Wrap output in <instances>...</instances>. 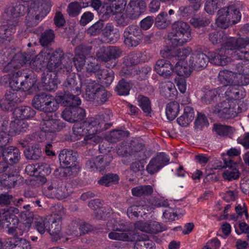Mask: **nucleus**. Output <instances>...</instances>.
Here are the masks:
<instances>
[{"mask_svg":"<svg viewBox=\"0 0 249 249\" xmlns=\"http://www.w3.org/2000/svg\"><path fill=\"white\" fill-rule=\"evenodd\" d=\"M50 0H32L30 4H16L7 6L4 11L3 17L7 23L17 26L19 18L26 13V23L28 26H35L50 11Z\"/></svg>","mask_w":249,"mask_h":249,"instance_id":"nucleus-1","label":"nucleus"},{"mask_svg":"<svg viewBox=\"0 0 249 249\" xmlns=\"http://www.w3.org/2000/svg\"><path fill=\"white\" fill-rule=\"evenodd\" d=\"M225 48H220L208 53L209 61L217 66H225L231 58L227 55L232 51L231 56L235 59H249V42L243 38L230 37L225 42Z\"/></svg>","mask_w":249,"mask_h":249,"instance_id":"nucleus-2","label":"nucleus"},{"mask_svg":"<svg viewBox=\"0 0 249 249\" xmlns=\"http://www.w3.org/2000/svg\"><path fill=\"white\" fill-rule=\"evenodd\" d=\"M169 43L173 47L182 46L192 39L191 29L186 22L178 20L172 25V31L168 34Z\"/></svg>","mask_w":249,"mask_h":249,"instance_id":"nucleus-3","label":"nucleus"},{"mask_svg":"<svg viewBox=\"0 0 249 249\" xmlns=\"http://www.w3.org/2000/svg\"><path fill=\"white\" fill-rule=\"evenodd\" d=\"M218 17L216 20L217 26L226 29L238 22L241 18L240 12L233 5L224 7L218 11Z\"/></svg>","mask_w":249,"mask_h":249,"instance_id":"nucleus-4","label":"nucleus"},{"mask_svg":"<svg viewBox=\"0 0 249 249\" xmlns=\"http://www.w3.org/2000/svg\"><path fill=\"white\" fill-rule=\"evenodd\" d=\"M123 51L120 47L116 46H110L107 48L102 47L96 53L97 58L101 61L108 62L111 61V64L108 63V68H113L116 66V60L120 57Z\"/></svg>","mask_w":249,"mask_h":249,"instance_id":"nucleus-5","label":"nucleus"},{"mask_svg":"<svg viewBox=\"0 0 249 249\" xmlns=\"http://www.w3.org/2000/svg\"><path fill=\"white\" fill-rule=\"evenodd\" d=\"M123 36L125 45L128 47H136L142 42L143 35L140 27L131 25L125 28Z\"/></svg>","mask_w":249,"mask_h":249,"instance_id":"nucleus-6","label":"nucleus"},{"mask_svg":"<svg viewBox=\"0 0 249 249\" xmlns=\"http://www.w3.org/2000/svg\"><path fill=\"white\" fill-rule=\"evenodd\" d=\"M213 113L220 118L229 120L237 116L240 111L237 112L234 107H232L228 100H225L217 104L213 109Z\"/></svg>","mask_w":249,"mask_h":249,"instance_id":"nucleus-7","label":"nucleus"},{"mask_svg":"<svg viewBox=\"0 0 249 249\" xmlns=\"http://www.w3.org/2000/svg\"><path fill=\"white\" fill-rule=\"evenodd\" d=\"M113 160L110 154L100 155L88 160L86 163V168L90 171L105 170Z\"/></svg>","mask_w":249,"mask_h":249,"instance_id":"nucleus-8","label":"nucleus"},{"mask_svg":"<svg viewBox=\"0 0 249 249\" xmlns=\"http://www.w3.org/2000/svg\"><path fill=\"white\" fill-rule=\"evenodd\" d=\"M66 108L62 113V118L70 123H75L84 119L86 115L85 110L77 106H72Z\"/></svg>","mask_w":249,"mask_h":249,"instance_id":"nucleus-9","label":"nucleus"},{"mask_svg":"<svg viewBox=\"0 0 249 249\" xmlns=\"http://www.w3.org/2000/svg\"><path fill=\"white\" fill-rule=\"evenodd\" d=\"M65 211L63 207L60 208L59 214L57 217H53L51 221V224L48 229V231L54 241L59 240L61 235L62 216L64 215Z\"/></svg>","mask_w":249,"mask_h":249,"instance_id":"nucleus-10","label":"nucleus"},{"mask_svg":"<svg viewBox=\"0 0 249 249\" xmlns=\"http://www.w3.org/2000/svg\"><path fill=\"white\" fill-rule=\"evenodd\" d=\"M85 122L89 131V134H96L108 129L112 125L111 123H105L101 121L100 116L97 115Z\"/></svg>","mask_w":249,"mask_h":249,"instance_id":"nucleus-11","label":"nucleus"},{"mask_svg":"<svg viewBox=\"0 0 249 249\" xmlns=\"http://www.w3.org/2000/svg\"><path fill=\"white\" fill-rule=\"evenodd\" d=\"M16 27L13 24L6 23L0 26V43L3 45H8L14 41V34Z\"/></svg>","mask_w":249,"mask_h":249,"instance_id":"nucleus-12","label":"nucleus"},{"mask_svg":"<svg viewBox=\"0 0 249 249\" xmlns=\"http://www.w3.org/2000/svg\"><path fill=\"white\" fill-rule=\"evenodd\" d=\"M209 61V56L202 52H196L190 57L189 65L194 70L200 71L207 66Z\"/></svg>","mask_w":249,"mask_h":249,"instance_id":"nucleus-13","label":"nucleus"},{"mask_svg":"<svg viewBox=\"0 0 249 249\" xmlns=\"http://www.w3.org/2000/svg\"><path fill=\"white\" fill-rule=\"evenodd\" d=\"M107 3L108 5L103 9V13L107 17H109L122 12L127 4V0H109Z\"/></svg>","mask_w":249,"mask_h":249,"instance_id":"nucleus-14","label":"nucleus"},{"mask_svg":"<svg viewBox=\"0 0 249 249\" xmlns=\"http://www.w3.org/2000/svg\"><path fill=\"white\" fill-rule=\"evenodd\" d=\"M56 97L58 103L65 107L78 106L81 103L78 95L68 92L66 90L64 92L57 93Z\"/></svg>","mask_w":249,"mask_h":249,"instance_id":"nucleus-15","label":"nucleus"},{"mask_svg":"<svg viewBox=\"0 0 249 249\" xmlns=\"http://www.w3.org/2000/svg\"><path fill=\"white\" fill-rule=\"evenodd\" d=\"M145 2L142 0H130L126 8L127 14L131 19L138 18L145 11Z\"/></svg>","mask_w":249,"mask_h":249,"instance_id":"nucleus-16","label":"nucleus"},{"mask_svg":"<svg viewBox=\"0 0 249 249\" xmlns=\"http://www.w3.org/2000/svg\"><path fill=\"white\" fill-rule=\"evenodd\" d=\"M91 71L98 77L101 84L108 87L112 83L114 77L113 71L100 69L99 66L97 65L92 67Z\"/></svg>","mask_w":249,"mask_h":249,"instance_id":"nucleus-17","label":"nucleus"},{"mask_svg":"<svg viewBox=\"0 0 249 249\" xmlns=\"http://www.w3.org/2000/svg\"><path fill=\"white\" fill-rule=\"evenodd\" d=\"M192 52L190 48H181L177 49L175 52L170 51H161L162 56L168 59H173L172 62L175 63L177 61H184L186 57L189 55Z\"/></svg>","mask_w":249,"mask_h":249,"instance_id":"nucleus-18","label":"nucleus"},{"mask_svg":"<svg viewBox=\"0 0 249 249\" xmlns=\"http://www.w3.org/2000/svg\"><path fill=\"white\" fill-rule=\"evenodd\" d=\"M64 89L68 92L79 95L81 93V82L74 74H70L64 83Z\"/></svg>","mask_w":249,"mask_h":249,"instance_id":"nucleus-19","label":"nucleus"},{"mask_svg":"<svg viewBox=\"0 0 249 249\" xmlns=\"http://www.w3.org/2000/svg\"><path fill=\"white\" fill-rule=\"evenodd\" d=\"M4 248L5 249H31V245L26 239L16 235L6 239Z\"/></svg>","mask_w":249,"mask_h":249,"instance_id":"nucleus-20","label":"nucleus"},{"mask_svg":"<svg viewBox=\"0 0 249 249\" xmlns=\"http://www.w3.org/2000/svg\"><path fill=\"white\" fill-rule=\"evenodd\" d=\"M69 59L67 61V64L63 65V71L66 72L67 73L70 72L72 71V63H73L75 66L77 71H80L84 67L85 62L86 58L83 56H80L75 54V56L72 57L73 55L71 53H68L66 55Z\"/></svg>","mask_w":249,"mask_h":249,"instance_id":"nucleus-21","label":"nucleus"},{"mask_svg":"<svg viewBox=\"0 0 249 249\" xmlns=\"http://www.w3.org/2000/svg\"><path fill=\"white\" fill-rule=\"evenodd\" d=\"M85 84L86 89L84 98L89 101L94 100L97 92L103 89V86L90 79L86 80Z\"/></svg>","mask_w":249,"mask_h":249,"instance_id":"nucleus-22","label":"nucleus"},{"mask_svg":"<svg viewBox=\"0 0 249 249\" xmlns=\"http://www.w3.org/2000/svg\"><path fill=\"white\" fill-rule=\"evenodd\" d=\"M155 70L160 76L168 78L173 73L174 69L171 62L165 59H160L156 62Z\"/></svg>","mask_w":249,"mask_h":249,"instance_id":"nucleus-23","label":"nucleus"},{"mask_svg":"<svg viewBox=\"0 0 249 249\" xmlns=\"http://www.w3.org/2000/svg\"><path fill=\"white\" fill-rule=\"evenodd\" d=\"M19 213L18 209L14 207H10L8 210L1 213V220L3 224H6L7 226L18 225L19 223V219L15 215Z\"/></svg>","mask_w":249,"mask_h":249,"instance_id":"nucleus-24","label":"nucleus"},{"mask_svg":"<svg viewBox=\"0 0 249 249\" xmlns=\"http://www.w3.org/2000/svg\"><path fill=\"white\" fill-rule=\"evenodd\" d=\"M77 153L71 149H64L61 150L59 154V160L64 166L73 165L76 162Z\"/></svg>","mask_w":249,"mask_h":249,"instance_id":"nucleus-25","label":"nucleus"},{"mask_svg":"<svg viewBox=\"0 0 249 249\" xmlns=\"http://www.w3.org/2000/svg\"><path fill=\"white\" fill-rule=\"evenodd\" d=\"M41 82L47 90L53 91L57 89L59 81L55 73L50 72L42 74Z\"/></svg>","mask_w":249,"mask_h":249,"instance_id":"nucleus-26","label":"nucleus"},{"mask_svg":"<svg viewBox=\"0 0 249 249\" xmlns=\"http://www.w3.org/2000/svg\"><path fill=\"white\" fill-rule=\"evenodd\" d=\"M6 163L13 164L18 162L20 159V152L18 148L10 146L4 150L2 149V155Z\"/></svg>","mask_w":249,"mask_h":249,"instance_id":"nucleus-27","label":"nucleus"},{"mask_svg":"<svg viewBox=\"0 0 249 249\" xmlns=\"http://www.w3.org/2000/svg\"><path fill=\"white\" fill-rule=\"evenodd\" d=\"M25 172L30 176H34L35 174H49L51 169L48 164L44 163L32 164L26 166Z\"/></svg>","mask_w":249,"mask_h":249,"instance_id":"nucleus-28","label":"nucleus"},{"mask_svg":"<svg viewBox=\"0 0 249 249\" xmlns=\"http://www.w3.org/2000/svg\"><path fill=\"white\" fill-rule=\"evenodd\" d=\"M25 72L21 69L13 74L9 81V85L12 89L16 91L22 90L23 79L27 76Z\"/></svg>","mask_w":249,"mask_h":249,"instance_id":"nucleus-29","label":"nucleus"},{"mask_svg":"<svg viewBox=\"0 0 249 249\" xmlns=\"http://www.w3.org/2000/svg\"><path fill=\"white\" fill-rule=\"evenodd\" d=\"M195 117L194 108L190 106H186L183 114L178 117L177 122L182 127H187L193 121Z\"/></svg>","mask_w":249,"mask_h":249,"instance_id":"nucleus-30","label":"nucleus"},{"mask_svg":"<svg viewBox=\"0 0 249 249\" xmlns=\"http://www.w3.org/2000/svg\"><path fill=\"white\" fill-rule=\"evenodd\" d=\"M14 116L24 121L33 118L36 115V111L29 106H20L16 108L13 112Z\"/></svg>","mask_w":249,"mask_h":249,"instance_id":"nucleus-31","label":"nucleus"},{"mask_svg":"<svg viewBox=\"0 0 249 249\" xmlns=\"http://www.w3.org/2000/svg\"><path fill=\"white\" fill-rule=\"evenodd\" d=\"M19 178V176L16 171L2 174L0 176V183L4 187L11 188L15 186Z\"/></svg>","mask_w":249,"mask_h":249,"instance_id":"nucleus-32","label":"nucleus"},{"mask_svg":"<svg viewBox=\"0 0 249 249\" xmlns=\"http://www.w3.org/2000/svg\"><path fill=\"white\" fill-rule=\"evenodd\" d=\"M28 125L24 121L17 119L12 121L10 124L9 135L14 136L26 131Z\"/></svg>","mask_w":249,"mask_h":249,"instance_id":"nucleus-33","label":"nucleus"},{"mask_svg":"<svg viewBox=\"0 0 249 249\" xmlns=\"http://www.w3.org/2000/svg\"><path fill=\"white\" fill-rule=\"evenodd\" d=\"M63 56L64 53L62 50L57 49L49 60L47 65V69L50 71H53L58 68L61 63Z\"/></svg>","mask_w":249,"mask_h":249,"instance_id":"nucleus-34","label":"nucleus"},{"mask_svg":"<svg viewBox=\"0 0 249 249\" xmlns=\"http://www.w3.org/2000/svg\"><path fill=\"white\" fill-rule=\"evenodd\" d=\"M160 94L165 98L174 99L176 97L178 91L173 83L168 81L163 83L160 89Z\"/></svg>","mask_w":249,"mask_h":249,"instance_id":"nucleus-35","label":"nucleus"},{"mask_svg":"<svg viewBox=\"0 0 249 249\" xmlns=\"http://www.w3.org/2000/svg\"><path fill=\"white\" fill-rule=\"evenodd\" d=\"M41 126L42 131L45 133H54L59 131L65 126L63 123L54 119L42 122Z\"/></svg>","mask_w":249,"mask_h":249,"instance_id":"nucleus-36","label":"nucleus"},{"mask_svg":"<svg viewBox=\"0 0 249 249\" xmlns=\"http://www.w3.org/2000/svg\"><path fill=\"white\" fill-rule=\"evenodd\" d=\"M103 35L113 42H116L120 37L118 29L115 28L112 23H107L105 26L104 25Z\"/></svg>","mask_w":249,"mask_h":249,"instance_id":"nucleus-37","label":"nucleus"},{"mask_svg":"<svg viewBox=\"0 0 249 249\" xmlns=\"http://www.w3.org/2000/svg\"><path fill=\"white\" fill-rule=\"evenodd\" d=\"M191 69L193 68L190 67L189 62L188 63L185 61H177L174 68V71L178 75L184 77H187L190 75Z\"/></svg>","mask_w":249,"mask_h":249,"instance_id":"nucleus-38","label":"nucleus"},{"mask_svg":"<svg viewBox=\"0 0 249 249\" xmlns=\"http://www.w3.org/2000/svg\"><path fill=\"white\" fill-rule=\"evenodd\" d=\"M153 192V187L150 185H139L131 189L132 195L137 197L150 196Z\"/></svg>","mask_w":249,"mask_h":249,"instance_id":"nucleus-39","label":"nucleus"},{"mask_svg":"<svg viewBox=\"0 0 249 249\" xmlns=\"http://www.w3.org/2000/svg\"><path fill=\"white\" fill-rule=\"evenodd\" d=\"M115 231H111L108 233V236L109 239L123 241H134L135 235L133 234V232H117Z\"/></svg>","mask_w":249,"mask_h":249,"instance_id":"nucleus-40","label":"nucleus"},{"mask_svg":"<svg viewBox=\"0 0 249 249\" xmlns=\"http://www.w3.org/2000/svg\"><path fill=\"white\" fill-rule=\"evenodd\" d=\"M229 38L223 31H214L209 34V40L213 45L226 42Z\"/></svg>","mask_w":249,"mask_h":249,"instance_id":"nucleus-41","label":"nucleus"},{"mask_svg":"<svg viewBox=\"0 0 249 249\" xmlns=\"http://www.w3.org/2000/svg\"><path fill=\"white\" fill-rule=\"evenodd\" d=\"M179 111V104L176 101L168 103L166 106V115L170 121L174 120Z\"/></svg>","mask_w":249,"mask_h":249,"instance_id":"nucleus-42","label":"nucleus"},{"mask_svg":"<svg viewBox=\"0 0 249 249\" xmlns=\"http://www.w3.org/2000/svg\"><path fill=\"white\" fill-rule=\"evenodd\" d=\"M47 49H44L43 51L40 52L39 53L36 57L35 58L32 59L30 62V67L36 70H40L43 66L44 61L41 60V57H46L50 54L49 52H47Z\"/></svg>","mask_w":249,"mask_h":249,"instance_id":"nucleus-43","label":"nucleus"},{"mask_svg":"<svg viewBox=\"0 0 249 249\" xmlns=\"http://www.w3.org/2000/svg\"><path fill=\"white\" fill-rule=\"evenodd\" d=\"M213 130L220 136L231 137L235 129L229 125L215 124L213 125Z\"/></svg>","mask_w":249,"mask_h":249,"instance_id":"nucleus-44","label":"nucleus"},{"mask_svg":"<svg viewBox=\"0 0 249 249\" xmlns=\"http://www.w3.org/2000/svg\"><path fill=\"white\" fill-rule=\"evenodd\" d=\"M24 154L27 159L34 160H38L42 156L41 148L36 145L26 148Z\"/></svg>","mask_w":249,"mask_h":249,"instance_id":"nucleus-45","label":"nucleus"},{"mask_svg":"<svg viewBox=\"0 0 249 249\" xmlns=\"http://www.w3.org/2000/svg\"><path fill=\"white\" fill-rule=\"evenodd\" d=\"M132 87V84L124 79H122L118 82L115 87V91L118 95H127L129 94Z\"/></svg>","mask_w":249,"mask_h":249,"instance_id":"nucleus-46","label":"nucleus"},{"mask_svg":"<svg viewBox=\"0 0 249 249\" xmlns=\"http://www.w3.org/2000/svg\"><path fill=\"white\" fill-rule=\"evenodd\" d=\"M203 94L201 98V101L205 104H210L214 102L218 94V90L216 89H203Z\"/></svg>","mask_w":249,"mask_h":249,"instance_id":"nucleus-47","label":"nucleus"},{"mask_svg":"<svg viewBox=\"0 0 249 249\" xmlns=\"http://www.w3.org/2000/svg\"><path fill=\"white\" fill-rule=\"evenodd\" d=\"M50 95H47L45 93H42L36 95L32 100V105L33 107L40 111H43V109L48 101Z\"/></svg>","mask_w":249,"mask_h":249,"instance_id":"nucleus-48","label":"nucleus"},{"mask_svg":"<svg viewBox=\"0 0 249 249\" xmlns=\"http://www.w3.org/2000/svg\"><path fill=\"white\" fill-rule=\"evenodd\" d=\"M35 51L23 53H19L15 54L13 59L16 62V63L19 65V68L20 66H23L28 61H29L31 58L32 56H33L35 54Z\"/></svg>","mask_w":249,"mask_h":249,"instance_id":"nucleus-49","label":"nucleus"},{"mask_svg":"<svg viewBox=\"0 0 249 249\" xmlns=\"http://www.w3.org/2000/svg\"><path fill=\"white\" fill-rule=\"evenodd\" d=\"M184 214V211L179 208L171 209L166 210L163 213L165 218L169 221H174L178 219Z\"/></svg>","mask_w":249,"mask_h":249,"instance_id":"nucleus-50","label":"nucleus"},{"mask_svg":"<svg viewBox=\"0 0 249 249\" xmlns=\"http://www.w3.org/2000/svg\"><path fill=\"white\" fill-rule=\"evenodd\" d=\"M54 34L52 29L45 30L41 34L39 38L40 44L43 46H48L54 40Z\"/></svg>","mask_w":249,"mask_h":249,"instance_id":"nucleus-51","label":"nucleus"},{"mask_svg":"<svg viewBox=\"0 0 249 249\" xmlns=\"http://www.w3.org/2000/svg\"><path fill=\"white\" fill-rule=\"evenodd\" d=\"M168 14L165 12H160L155 19V25L159 29H163L167 27L170 21L166 18Z\"/></svg>","mask_w":249,"mask_h":249,"instance_id":"nucleus-52","label":"nucleus"},{"mask_svg":"<svg viewBox=\"0 0 249 249\" xmlns=\"http://www.w3.org/2000/svg\"><path fill=\"white\" fill-rule=\"evenodd\" d=\"M47 223L46 218L36 215L35 217L34 221V227L35 229L40 234H43L45 233L46 230V224Z\"/></svg>","mask_w":249,"mask_h":249,"instance_id":"nucleus-53","label":"nucleus"},{"mask_svg":"<svg viewBox=\"0 0 249 249\" xmlns=\"http://www.w3.org/2000/svg\"><path fill=\"white\" fill-rule=\"evenodd\" d=\"M104 21L99 20L90 26L87 30V34L91 36H97L103 33L104 27Z\"/></svg>","mask_w":249,"mask_h":249,"instance_id":"nucleus-54","label":"nucleus"},{"mask_svg":"<svg viewBox=\"0 0 249 249\" xmlns=\"http://www.w3.org/2000/svg\"><path fill=\"white\" fill-rule=\"evenodd\" d=\"M71 192V190L67 188L66 185L59 182V186H56V193L55 194L51 193V196H55V198L62 199L68 196Z\"/></svg>","mask_w":249,"mask_h":249,"instance_id":"nucleus-55","label":"nucleus"},{"mask_svg":"<svg viewBox=\"0 0 249 249\" xmlns=\"http://www.w3.org/2000/svg\"><path fill=\"white\" fill-rule=\"evenodd\" d=\"M73 134L77 136H83L89 134L88 126L85 121L75 124L72 127Z\"/></svg>","mask_w":249,"mask_h":249,"instance_id":"nucleus-56","label":"nucleus"},{"mask_svg":"<svg viewBox=\"0 0 249 249\" xmlns=\"http://www.w3.org/2000/svg\"><path fill=\"white\" fill-rule=\"evenodd\" d=\"M56 186H59V182L56 180L47 183L43 188V194L48 197L55 198V196H51V193L55 194L56 193Z\"/></svg>","mask_w":249,"mask_h":249,"instance_id":"nucleus-57","label":"nucleus"},{"mask_svg":"<svg viewBox=\"0 0 249 249\" xmlns=\"http://www.w3.org/2000/svg\"><path fill=\"white\" fill-rule=\"evenodd\" d=\"M111 95V93L103 87V89H101L97 92L94 100H92V101H94L98 105H101L107 102Z\"/></svg>","mask_w":249,"mask_h":249,"instance_id":"nucleus-58","label":"nucleus"},{"mask_svg":"<svg viewBox=\"0 0 249 249\" xmlns=\"http://www.w3.org/2000/svg\"><path fill=\"white\" fill-rule=\"evenodd\" d=\"M139 105L142 111L146 113L147 115H150L151 112V103L149 98L147 97L140 95L138 98Z\"/></svg>","mask_w":249,"mask_h":249,"instance_id":"nucleus-59","label":"nucleus"},{"mask_svg":"<svg viewBox=\"0 0 249 249\" xmlns=\"http://www.w3.org/2000/svg\"><path fill=\"white\" fill-rule=\"evenodd\" d=\"M22 71H26L27 76L23 79L22 90L24 91L30 90L35 85L36 80L35 78H32L30 74L29 73L30 71L28 69H22Z\"/></svg>","mask_w":249,"mask_h":249,"instance_id":"nucleus-60","label":"nucleus"},{"mask_svg":"<svg viewBox=\"0 0 249 249\" xmlns=\"http://www.w3.org/2000/svg\"><path fill=\"white\" fill-rule=\"evenodd\" d=\"M82 7L78 2H72L68 5L67 12L70 17H76L80 13Z\"/></svg>","mask_w":249,"mask_h":249,"instance_id":"nucleus-61","label":"nucleus"},{"mask_svg":"<svg viewBox=\"0 0 249 249\" xmlns=\"http://www.w3.org/2000/svg\"><path fill=\"white\" fill-rule=\"evenodd\" d=\"M232 72L227 70L220 71L218 74V78L221 84L226 86L232 83Z\"/></svg>","mask_w":249,"mask_h":249,"instance_id":"nucleus-62","label":"nucleus"},{"mask_svg":"<svg viewBox=\"0 0 249 249\" xmlns=\"http://www.w3.org/2000/svg\"><path fill=\"white\" fill-rule=\"evenodd\" d=\"M80 170V166L77 163L73 165L66 166L63 169V174L64 177H72L76 176Z\"/></svg>","mask_w":249,"mask_h":249,"instance_id":"nucleus-63","label":"nucleus"},{"mask_svg":"<svg viewBox=\"0 0 249 249\" xmlns=\"http://www.w3.org/2000/svg\"><path fill=\"white\" fill-rule=\"evenodd\" d=\"M140 62L139 54L136 52L130 53L124 57V64L126 66H132L138 64Z\"/></svg>","mask_w":249,"mask_h":249,"instance_id":"nucleus-64","label":"nucleus"}]
</instances>
